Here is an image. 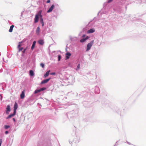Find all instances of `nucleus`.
Instances as JSON below:
<instances>
[{"label":"nucleus","mask_w":146,"mask_h":146,"mask_svg":"<svg viewBox=\"0 0 146 146\" xmlns=\"http://www.w3.org/2000/svg\"><path fill=\"white\" fill-rule=\"evenodd\" d=\"M25 97V91L24 90L22 92L20 95V98L21 99H23Z\"/></svg>","instance_id":"8"},{"label":"nucleus","mask_w":146,"mask_h":146,"mask_svg":"<svg viewBox=\"0 0 146 146\" xmlns=\"http://www.w3.org/2000/svg\"><path fill=\"white\" fill-rule=\"evenodd\" d=\"M113 0H108V3H109L111 2Z\"/></svg>","instance_id":"26"},{"label":"nucleus","mask_w":146,"mask_h":146,"mask_svg":"<svg viewBox=\"0 0 146 146\" xmlns=\"http://www.w3.org/2000/svg\"><path fill=\"white\" fill-rule=\"evenodd\" d=\"M10 127L9 125H5L4 126V128L5 129H7L9 128Z\"/></svg>","instance_id":"20"},{"label":"nucleus","mask_w":146,"mask_h":146,"mask_svg":"<svg viewBox=\"0 0 146 146\" xmlns=\"http://www.w3.org/2000/svg\"><path fill=\"white\" fill-rule=\"evenodd\" d=\"M50 74L51 75H55V72H52L50 73Z\"/></svg>","instance_id":"28"},{"label":"nucleus","mask_w":146,"mask_h":146,"mask_svg":"<svg viewBox=\"0 0 146 146\" xmlns=\"http://www.w3.org/2000/svg\"><path fill=\"white\" fill-rule=\"evenodd\" d=\"M38 44L41 45H42L44 44V40L42 39L39 40L38 41Z\"/></svg>","instance_id":"10"},{"label":"nucleus","mask_w":146,"mask_h":146,"mask_svg":"<svg viewBox=\"0 0 146 146\" xmlns=\"http://www.w3.org/2000/svg\"><path fill=\"white\" fill-rule=\"evenodd\" d=\"M66 59H68L69 58L70 56L71 55V54L70 53L68 52L66 53Z\"/></svg>","instance_id":"7"},{"label":"nucleus","mask_w":146,"mask_h":146,"mask_svg":"<svg viewBox=\"0 0 146 146\" xmlns=\"http://www.w3.org/2000/svg\"><path fill=\"white\" fill-rule=\"evenodd\" d=\"M5 133L6 134H7L8 133V131H6Z\"/></svg>","instance_id":"33"},{"label":"nucleus","mask_w":146,"mask_h":146,"mask_svg":"<svg viewBox=\"0 0 146 146\" xmlns=\"http://www.w3.org/2000/svg\"><path fill=\"white\" fill-rule=\"evenodd\" d=\"M40 22L41 24H43L44 23L43 20L42 18H40Z\"/></svg>","instance_id":"24"},{"label":"nucleus","mask_w":146,"mask_h":146,"mask_svg":"<svg viewBox=\"0 0 146 146\" xmlns=\"http://www.w3.org/2000/svg\"><path fill=\"white\" fill-rule=\"evenodd\" d=\"M40 66H41L42 68H44V64L41 63L40 64Z\"/></svg>","instance_id":"22"},{"label":"nucleus","mask_w":146,"mask_h":146,"mask_svg":"<svg viewBox=\"0 0 146 146\" xmlns=\"http://www.w3.org/2000/svg\"><path fill=\"white\" fill-rule=\"evenodd\" d=\"M50 0H48V1H47L46 3H50Z\"/></svg>","instance_id":"32"},{"label":"nucleus","mask_w":146,"mask_h":146,"mask_svg":"<svg viewBox=\"0 0 146 146\" xmlns=\"http://www.w3.org/2000/svg\"><path fill=\"white\" fill-rule=\"evenodd\" d=\"M36 41H34L33 43V44H32V46H31V49L33 50V49L34 48L35 46V44H36Z\"/></svg>","instance_id":"13"},{"label":"nucleus","mask_w":146,"mask_h":146,"mask_svg":"<svg viewBox=\"0 0 146 146\" xmlns=\"http://www.w3.org/2000/svg\"><path fill=\"white\" fill-rule=\"evenodd\" d=\"M11 111L10 106L9 105H8L6 108V113L7 114H9L8 111L9 112Z\"/></svg>","instance_id":"4"},{"label":"nucleus","mask_w":146,"mask_h":146,"mask_svg":"<svg viewBox=\"0 0 146 146\" xmlns=\"http://www.w3.org/2000/svg\"><path fill=\"white\" fill-rule=\"evenodd\" d=\"M2 142V140L1 139H0V146H1V145Z\"/></svg>","instance_id":"29"},{"label":"nucleus","mask_w":146,"mask_h":146,"mask_svg":"<svg viewBox=\"0 0 146 146\" xmlns=\"http://www.w3.org/2000/svg\"><path fill=\"white\" fill-rule=\"evenodd\" d=\"M40 31V28L39 27H37V29L36 30V34L37 35H39V33Z\"/></svg>","instance_id":"14"},{"label":"nucleus","mask_w":146,"mask_h":146,"mask_svg":"<svg viewBox=\"0 0 146 146\" xmlns=\"http://www.w3.org/2000/svg\"><path fill=\"white\" fill-rule=\"evenodd\" d=\"M95 32V30L93 29H91L88 30L87 31V33H92Z\"/></svg>","instance_id":"9"},{"label":"nucleus","mask_w":146,"mask_h":146,"mask_svg":"<svg viewBox=\"0 0 146 146\" xmlns=\"http://www.w3.org/2000/svg\"><path fill=\"white\" fill-rule=\"evenodd\" d=\"M85 36H86V35H82V37H83V38H84V37H85Z\"/></svg>","instance_id":"34"},{"label":"nucleus","mask_w":146,"mask_h":146,"mask_svg":"<svg viewBox=\"0 0 146 146\" xmlns=\"http://www.w3.org/2000/svg\"><path fill=\"white\" fill-rule=\"evenodd\" d=\"M38 18L39 17H38V14H36L34 19L35 23H36L38 22Z\"/></svg>","instance_id":"5"},{"label":"nucleus","mask_w":146,"mask_h":146,"mask_svg":"<svg viewBox=\"0 0 146 146\" xmlns=\"http://www.w3.org/2000/svg\"><path fill=\"white\" fill-rule=\"evenodd\" d=\"M16 113V112H15L13 111V114H11L9 115L8 117L7 118L8 119L13 117L15 115Z\"/></svg>","instance_id":"12"},{"label":"nucleus","mask_w":146,"mask_h":146,"mask_svg":"<svg viewBox=\"0 0 146 146\" xmlns=\"http://www.w3.org/2000/svg\"><path fill=\"white\" fill-rule=\"evenodd\" d=\"M50 72V70H48L47 71V72H46V73L44 74V76L45 77H46L49 75V73Z\"/></svg>","instance_id":"15"},{"label":"nucleus","mask_w":146,"mask_h":146,"mask_svg":"<svg viewBox=\"0 0 146 146\" xmlns=\"http://www.w3.org/2000/svg\"><path fill=\"white\" fill-rule=\"evenodd\" d=\"M13 120L14 121H15V119L14 118H13Z\"/></svg>","instance_id":"36"},{"label":"nucleus","mask_w":146,"mask_h":146,"mask_svg":"<svg viewBox=\"0 0 146 146\" xmlns=\"http://www.w3.org/2000/svg\"><path fill=\"white\" fill-rule=\"evenodd\" d=\"M23 49V48H19V51H20L21 50H22Z\"/></svg>","instance_id":"30"},{"label":"nucleus","mask_w":146,"mask_h":146,"mask_svg":"<svg viewBox=\"0 0 146 146\" xmlns=\"http://www.w3.org/2000/svg\"><path fill=\"white\" fill-rule=\"evenodd\" d=\"M30 75L31 76H33L34 75L33 72L32 70H30L29 72Z\"/></svg>","instance_id":"17"},{"label":"nucleus","mask_w":146,"mask_h":146,"mask_svg":"<svg viewBox=\"0 0 146 146\" xmlns=\"http://www.w3.org/2000/svg\"><path fill=\"white\" fill-rule=\"evenodd\" d=\"M42 26H43L44 25V23L42 24Z\"/></svg>","instance_id":"37"},{"label":"nucleus","mask_w":146,"mask_h":146,"mask_svg":"<svg viewBox=\"0 0 146 146\" xmlns=\"http://www.w3.org/2000/svg\"><path fill=\"white\" fill-rule=\"evenodd\" d=\"M46 88H40V91H43L44 90H46Z\"/></svg>","instance_id":"25"},{"label":"nucleus","mask_w":146,"mask_h":146,"mask_svg":"<svg viewBox=\"0 0 146 146\" xmlns=\"http://www.w3.org/2000/svg\"><path fill=\"white\" fill-rule=\"evenodd\" d=\"M40 92L41 91H40V89L36 90L35 91L34 93H35V94H37V93H39V92Z\"/></svg>","instance_id":"18"},{"label":"nucleus","mask_w":146,"mask_h":146,"mask_svg":"<svg viewBox=\"0 0 146 146\" xmlns=\"http://www.w3.org/2000/svg\"><path fill=\"white\" fill-rule=\"evenodd\" d=\"M22 42H19V44L18 45L17 47L18 48H19L21 46V44L22 43Z\"/></svg>","instance_id":"21"},{"label":"nucleus","mask_w":146,"mask_h":146,"mask_svg":"<svg viewBox=\"0 0 146 146\" xmlns=\"http://www.w3.org/2000/svg\"><path fill=\"white\" fill-rule=\"evenodd\" d=\"M93 43L94 40H92L90 43L88 44L86 47V50L87 51L89 50L90 49Z\"/></svg>","instance_id":"1"},{"label":"nucleus","mask_w":146,"mask_h":146,"mask_svg":"<svg viewBox=\"0 0 146 146\" xmlns=\"http://www.w3.org/2000/svg\"><path fill=\"white\" fill-rule=\"evenodd\" d=\"M39 16L40 17V18H42V16L41 15H40Z\"/></svg>","instance_id":"35"},{"label":"nucleus","mask_w":146,"mask_h":146,"mask_svg":"<svg viewBox=\"0 0 146 146\" xmlns=\"http://www.w3.org/2000/svg\"><path fill=\"white\" fill-rule=\"evenodd\" d=\"M54 5H52V6L50 7L49 9L47 11V13H50L51 12L52 10L54 8Z\"/></svg>","instance_id":"6"},{"label":"nucleus","mask_w":146,"mask_h":146,"mask_svg":"<svg viewBox=\"0 0 146 146\" xmlns=\"http://www.w3.org/2000/svg\"><path fill=\"white\" fill-rule=\"evenodd\" d=\"M26 50V48H25L23 50V51H22V52L23 53H24L25 52Z\"/></svg>","instance_id":"31"},{"label":"nucleus","mask_w":146,"mask_h":146,"mask_svg":"<svg viewBox=\"0 0 146 146\" xmlns=\"http://www.w3.org/2000/svg\"><path fill=\"white\" fill-rule=\"evenodd\" d=\"M61 56L60 55H58V61H60V60L61 59Z\"/></svg>","instance_id":"23"},{"label":"nucleus","mask_w":146,"mask_h":146,"mask_svg":"<svg viewBox=\"0 0 146 146\" xmlns=\"http://www.w3.org/2000/svg\"><path fill=\"white\" fill-rule=\"evenodd\" d=\"M14 26V25H12L10 27V29L9 30V31L10 32H12Z\"/></svg>","instance_id":"16"},{"label":"nucleus","mask_w":146,"mask_h":146,"mask_svg":"<svg viewBox=\"0 0 146 146\" xmlns=\"http://www.w3.org/2000/svg\"><path fill=\"white\" fill-rule=\"evenodd\" d=\"M88 36H87L85 38H83L81 39L80 40V42H85L88 39Z\"/></svg>","instance_id":"11"},{"label":"nucleus","mask_w":146,"mask_h":146,"mask_svg":"<svg viewBox=\"0 0 146 146\" xmlns=\"http://www.w3.org/2000/svg\"><path fill=\"white\" fill-rule=\"evenodd\" d=\"M50 78H49L48 79H47L43 80H42L41 82V84H42L45 83H47L50 80Z\"/></svg>","instance_id":"2"},{"label":"nucleus","mask_w":146,"mask_h":146,"mask_svg":"<svg viewBox=\"0 0 146 146\" xmlns=\"http://www.w3.org/2000/svg\"><path fill=\"white\" fill-rule=\"evenodd\" d=\"M41 13H42V11L40 10L39 11L38 14H38V16H39L40 15H41Z\"/></svg>","instance_id":"19"},{"label":"nucleus","mask_w":146,"mask_h":146,"mask_svg":"<svg viewBox=\"0 0 146 146\" xmlns=\"http://www.w3.org/2000/svg\"><path fill=\"white\" fill-rule=\"evenodd\" d=\"M18 108V105L16 102H15L14 107V111L16 113V110Z\"/></svg>","instance_id":"3"},{"label":"nucleus","mask_w":146,"mask_h":146,"mask_svg":"<svg viewBox=\"0 0 146 146\" xmlns=\"http://www.w3.org/2000/svg\"><path fill=\"white\" fill-rule=\"evenodd\" d=\"M80 64H78L77 66V69H79L80 68Z\"/></svg>","instance_id":"27"}]
</instances>
